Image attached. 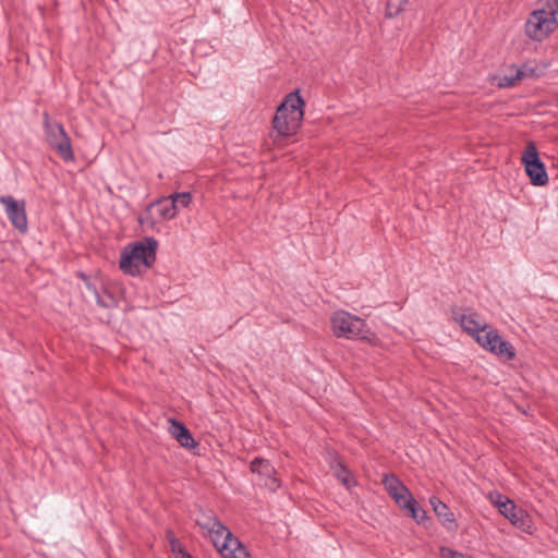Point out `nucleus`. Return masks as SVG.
Returning <instances> with one entry per match:
<instances>
[{
	"label": "nucleus",
	"mask_w": 558,
	"mask_h": 558,
	"mask_svg": "<svg viewBox=\"0 0 558 558\" xmlns=\"http://www.w3.org/2000/svg\"><path fill=\"white\" fill-rule=\"evenodd\" d=\"M409 488L402 484L398 485L397 488H392V490L389 492V495L395 499L397 497L400 498L401 494H408Z\"/></svg>",
	"instance_id": "28"
},
{
	"label": "nucleus",
	"mask_w": 558,
	"mask_h": 558,
	"mask_svg": "<svg viewBox=\"0 0 558 558\" xmlns=\"http://www.w3.org/2000/svg\"><path fill=\"white\" fill-rule=\"evenodd\" d=\"M207 534L223 558H250L246 548L220 520Z\"/></svg>",
	"instance_id": "6"
},
{
	"label": "nucleus",
	"mask_w": 558,
	"mask_h": 558,
	"mask_svg": "<svg viewBox=\"0 0 558 558\" xmlns=\"http://www.w3.org/2000/svg\"><path fill=\"white\" fill-rule=\"evenodd\" d=\"M383 483L387 489V492L389 493L390 490H392V488H397L398 485H402L403 483L393 474H390V475H385L384 476V480H383Z\"/></svg>",
	"instance_id": "25"
},
{
	"label": "nucleus",
	"mask_w": 558,
	"mask_h": 558,
	"mask_svg": "<svg viewBox=\"0 0 558 558\" xmlns=\"http://www.w3.org/2000/svg\"><path fill=\"white\" fill-rule=\"evenodd\" d=\"M474 338L483 349H485V347L490 345V341L493 340L495 342L499 341L498 332L488 325L485 328V331H480Z\"/></svg>",
	"instance_id": "18"
},
{
	"label": "nucleus",
	"mask_w": 558,
	"mask_h": 558,
	"mask_svg": "<svg viewBox=\"0 0 558 558\" xmlns=\"http://www.w3.org/2000/svg\"><path fill=\"white\" fill-rule=\"evenodd\" d=\"M167 539L169 542V545L171 547V550L177 554V557L178 556H181L182 553H185L182 548V545L180 543V541L174 536L173 532L172 531H167Z\"/></svg>",
	"instance_id": "22"
},
{
	"label": "nucleus",
	"mask_w": 558,
	"mask_h": 558,
	"mask_svg": "<svg viewBox=\"0 0 558 558\" xmlns=\"http://www.w3.org/2000/svg\"><path fill=\"white\" fill-rule=\"evenodd\" d=\"M153 210H156L159 220H171L178 215V205L163 197L151 202L138 218L141 225H154Z\"/></svg>",
	"instance_id": "9"
},
{
	"label": "nucleus",
	"mask_w": 558,
	"mask_h": 558,
	"mask_svg": "<svg viewBox=\"0 0 558 558\" xmlns=\"http://www.w3.org/2000/svg\"><path fill=\"white\" fill-rule=\"evenodd\" d=\"M169 432L182 447L193 449L197 446L196 440L193 438L187 427L174 418L170 420Z\"/></svg>",
	"instance_id": "14"
},
{
	"label": "nucleus",
	"mask_w": 558,
	"mask_h": 558,
	"mask_svg": "<svg viewBox=\"0 0 558 558\" xmlns=\"http://www.w3.org/2000/svg\"><path fill=\"white\" fill-rule=\"evenodd\" d=\"M557 106H558V97H557Z\"/></svg>",
	"instance_id": "32"
},
{
	"label": "nucleus",
	"mask_w": 558,
	"mask_h": 558,
	"mask_svg": "<svg viewBox=\"0 0 558 558\" xmlns=\"http://www.w3.org/2000/svg\"><path fill=\"white\" fill-rule=\"evenodd\" d=\"M558 27V0H544L525 22V34L534 41H543Z\"/></svg>",
	"instance_id": "3"
},
{
	"label": "nucleus",
	"mask_w": 558,
	"mask_h": 558,
	"mask_svg": "<svg viewBox=\"0 0 558 558\" xmlns=\"http://www.w3.org/2000/svg\"><path fill=\"white\" fill-rule=\"evenodd\" d=\"M157 240L145 238L128 244L121 253L120 268L124 274L138 276L143 270L149 268L156 259Z\"/></svg>",
	"instance_id": "2"
},
{
	"label": "nucleus",
	"mask_w": 558,
	"mask_h": 558,
	"mask_svg": "<svg viewBox=\"0 0 558 558\" xmlns=\"http://www.w3.org/2000/svg\"><path fill=\"white\" fill-rule=\"evenodd\" d=\"M43 128L48 145L65 162H72L75 159L71 138L64 126L57 121H52L47 112L43 116Z\"/></svg>",
	"instance_id": "5"
},
{
	"label": "nucleus",
	"mask_w": 558,
	"mask_h": 558,
	"mask_svg": "<svg viewBox=\"0 0 558 558\" xmlns=\"http://www.w3.org/2000/svg\"><path fill=\"white\" fill-rule=\"evenodd\" d=\"M522 163L530 182L534 186H544L548 183V174L545 163L538 156L534 142H529L521 157Z\"/></svg>",
	"instance_id": "7"
},
{
	"label": "nucleus",
	"mask_w": 558,
	"mask_h": 558,
	"mask_svg": "<svg viewBox=\"0 0 558 558\" xmlns=\"http://www.w3.org/2000/svg\"><path fill=\"white\" fill-rule=\"evenodd\" d=\"M429 504L435 512L436 517L440 521L441 525L448 532H456L459 527L454 513L450 508L442 502L437 496L429 498Z\"/></svg>",
	"instance_id": "13"
},
{
	"label": "nucleus",
	"mask_w": 558,
	"mask_h": 558,
	"mask_svg": "<svg viewBox=\"0 0 558 558\" xmlns=\"http://www.w3.org/2000/svg\"><path fill=\"white\" fill-rule=\"evenodd\" d=\"M93 292L95 294L97 304L101 307L111 308L114 307L118 303L116 296L107 289L98 291L96 288H93Z\"/></svg>",
	"instance_id": "17"
},
{
	"label": "nucleus",
	"mask_w": 558,
	"mask_h": 558,
	"mask_svg": "<svg viewBox=\"0 0 558 558\" xmlns=\"http://www.w3.org/2000/svg\"><path fill=\"white\" fill-rule=\"evenodd\" d=\"M452 317L453 320L472 337H475L480 331H485V328L487 327L485 320L473 311H469L468 313L454 311Z\"/></svg>",
	"instance_id": "11"
},
{
	"label": "nucleus",
	"mask_w": 558,
	"mask_h": 558,
	"mask_svg": "<svg viewBox=\"0 0 558 558\" xmlns=\"http://www.w3.org/2000/svg\"><path fill=\"white\" fill-rule=\"evenodd\" d=\"M330 327L337 338L348 340L368 339L369 328L366 322L344 310L335 311L330 316Z\"/></svg>",
	"instance_id": "4"
},
{
	"label": "nucleus",
	"mask_w": 558,
	"mask_h": 558,
	"mask_svg": "<svg viewBox=\"0 0 558 558\" xmlns=\"http://www.w3.org/2000/svg\"><path fill=\"white\" fill-rule=\"evenodd\" d=\"M523 77V71L518 70L514 76H502L499 82L498 86L501 88H507L513 86L519 80Z\"/></svg>",
	"instance_id": "21"
},
{
	"label": "nucleus",
	"mask_w": 558,
	"mask_h": 558,
	"mask_svg": "<svg viewBox=\"0 0 558 558\" xmlns=\"http://www.w3.org/2000/svg\"><path fill=\"white\" fill-rule=\"evenodd\" d=\"M409 0H387L386 3V16L387 17H395L397 16L402 10L405 3H408Z\"/></svg>",
	"instance_id": "19"
},
{
	"label": "nucleus",
	"mask_w": 558,
	"mask_h": 558,
	"mask_svg": "<svg viewBox=\"0 0 558 558\" xmlns=\"http://www.w3.org/2000/svg\"><path fill=\"white\" fill-rule=\"evenodd\" d=\"M0 204L4 207V211L11 225L21 233H26L28 230V221L25 201H16L11 195H2L0 196Z\"/></svg>",
	"instance_id": "8"
},
{
	"label": "nucleus",
	"mask_w": 558,
	"mask_h": 558,
	"mask_svg": "<svg viewBox=\"0 0 558 558\" xmlns=\"http://www.w3.org/2000/svg\"><path fill=\"white\" fill-rule=\"evenodd\" d=\"M219 519L211 514V513H206V512H203L196 520V523L198 524V526L208 532L213 526L216 525V522H218Z\"/></svg>",
	"instance_id": "20"
},
{
	"label": "nucleus",
	"mask_w": 558,
	"mask_h": 558,
	"mask_svg": "<svg viewBox=\"0 0 558 558\" xmlns=\"http://www.w3.org/2000/svg\"><path fill=\"white\" fill-rule=\"evenodd\" d=\"M250 470L259 476L260 484L270 492H276L279 488L280 482L276 477V469L269 460L257 457L252 460Z\"/></svg>",
	"instance_id": "10"
},
{
	"label": "nucleus",
	"mask_w": 558,
	"mask_h": 558,
	"mask_svg": "<svg viewBox=\"0 0 558 558\" xmlns=\"http://www.w3.org/2000/svg\"><path fill=\"white\" fill-rule=\"evenodd\" d=\"M403 510L408 511L411 518L417 523H422L426 518V511L418 505L415 498L408 499L403 506Z\"/></svg>",
	"instance_id": "16"
},
{
	"label": "nucleus",
	"mask_w": 558,
	"mask_h": 558,
	"mask_svg": "<svg viewBox=\"0 0 558 558\" xmlns=\"http://www.w3.org/2000/svg\"><path fill=\"white\" fill-rule=\"evenodd\" d=\"M506 505L507 506L502 507L500 514L507 518L515 527L523 532L532 533L531 519L526 511L518 508L513 501L507 502Z\"/></svg>",
	"instance_id": "12"
},
{
	"label": "nucleus",
	"mask_w": 558,
	"mask_h": 558,
	"mask_svg": "<svg viewBox=\"0 0 558 558\" xmlns=\"http://www.w3.org/2000/svg\"><path fill=\"white\" fill-rule=\"evenodd\" d=\"M440 556L441 558H465L462 553L445 546L440 548Z\"/></svg>",
	"instance_id": "26"
},
{
	"label": "nucleus",
	"mask_w": 558,
	"mask_h": 558,
	"mask_svg": "<svg viewBox=\"0 0 558 558\" xmlns=\"http://www.w3.org/2000/svg\"><path fill=\"white\" fill-rule=\"evenodd\" d=\"M178 558H192V556L185 551V553H182L181 556H178Z\"/></svg>",
	"instance_id": "31"
},
{
	"label": "nucleus",
	"mask_w": 558,
	"mask_h": 558,
	"mask_svg": "<svg viewBox=\"0 0 558 558\" xmlns=\"http://www.w3.org/2000/svg\"><path fill=\"white\" fill-rule=\"evenodd\" d=\"M489 498H490V501L493 502V505H495L498 508L499 512H501L504 506H507L506 505L507 502H512L511 499H509L505 495L497 493V492L492 493L489 495Z\"/></svg>",
	"instance_id": "23"
},
{
	"label": "nucleus",
	"mask_w": 558,
	"mask_h": 558,
	"mask_svg": "<svg viewBox=\"0 0 558 558\" xmlns=\"http://www.w3.org/2000/svg\"><path fill=\"white\" fill-rule=\"evenodd\" d=\"M192 199H193V197L190 192H181V198L178 202V210L180 209V207H182V208L189 207L192 203Z\"/></svg>",
	"instance_id": "27"
},
{
	"label": "nucleus",
	"mask_w": 558,
	"mask_h": 558,
	"mask_svg": "<svg viewBox=\"0 0 558 558\" xmlns=\"http://www.w3.org/2000/svg\"><path fill=\"white\" fill-rule=\"evenodd\" d=\"M414 498L410 490L408 494H401L400 498H395L396 504L403 510V506L408 502V499Z\"/></svg>",
	"instance_id": "29"
},
{
	"label": "nucleus",
	"mask_w": 558,
	"mask_h": 558,
	"mask_svg": "<svg viewBox=\"0 0 558 558\" xmlns=\"http://www.w3.org/2000/svg\"><path fill=\"white\" fill-rule=\"evenodd\" d=\"M304 106V99L299 90L289 93L284 97L272 119L274 130L279 136L289 137L298 132L303 121Z\"/></svg>",
	"instance_id": "1"
},
{
	"label": "nucleus",
	"mask_w": 558,
	"mask_h": 558,
	"mask_svg": "<svg viewBox=\"0 0 558 558\" xmlns=\"http://www.w3.org/2000/svg\"><path fill=\"white\" fill-rule=\"evenodd\" d=\"M335 474L344 485L350 486L349 472L342 463H337Z\"/></svg>",
	"instance_id": "24"
},
{
	"label": "nucleus",
	"mask_w": 558,
	"mask_h": 558,
	"mask_svg": "<svg viewBox=\"0 0 558 558\" xmlns=\"http://www.w3.org/2000/svg\"><path fill=\"white\" fill-rule=\"evenodd\" d=\"M485 350H487L492 353H495L497 355H504L508 360H513L515 356L514 348L511 345L510 342L504 340L500 336H499V341H496V342L494 340L490 341V345L485 347Z\"/></svg>",
	"instance_id": "15"
},
{
	"label": "nucleus",
	"mask_w": 558,
	"mask_h": 558,
	"mask_svg": "<svg viewBox=\"0 0 558 558\" xmlns=\"http://www.w3.org/2000/svg\"><path fill=\"white\" fill-rule=\"evenodd\" d=\"M163 198H169L170 202H173L174 205H178V202L181 198V192L172 193L169 196H163Z\"/></svg>",
	"instance_id": "30"
}]
</instances>
